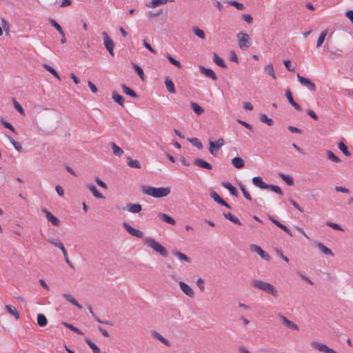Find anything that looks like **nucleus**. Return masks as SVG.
Listing matches in <instances>:
<instances>
[{
	"instance_id": "1",
	"label": "nucleus",
	"mask_w": 353,
	"mask_h": 353,
	"mask_svg": "<svg viewBox=\"0 0 353 353\" xmlns=\"http://www.w3.org/2000/svg\"><path fill=\"white\" fill-rule=\"evenodd\" d=\"M251 286L255 289L270 294L274 298H277L279 296L278 291L270 283L259 279H254L251 281Z\"/></svg>"
},
{
	"instance_id": "2",
	"label": "nucleus",
	"mask_w": 353,
	"mask_h": 353,
	"mask_svg": "<svg viewBox=\"0 0 353 353\" xmlns=\"http://www.w3.org/2000/svg\"><path fill=\"white\" fill-rule=\"evenodd\" d=\"M170 187L155 188L152 186H143L142 192L149 196L154 198H161L168 196L170 193Z\"/></svg>"
},
{
	"instance_id": "3",
	"label": "nucleus",
	"mask_w": 353,
	"mask_h": 353,
	"mask_svg": "<svg viewBox=\"0 0 353 353\" xmlns=\"http://www.w3.org/2000/svg\"><path fill=\"white\" fill-rule=\"evenodd\" d=\"M143 241L145 244L148 248L152 249L156 252L160 254L162 256L167 257L168 256V252L165 249V248L161 245L155 239L147 237L145 238Z\"/></svg>"
},
{
	"instance_id": "4",
	"label": "nucleus",
	"mask_w": 353,
	"mask_h": 353,
	"mask_svg": "<svg viewBox=\"0 0 353 353\" xmlns=\"http://www.w3.org/2000/svg\"><path fill=\"white\" fill-rule=\"evenodd\" d=\"M239 46L243 50H246L251 45L250 37L248 34L241 32L237 34Z\"/></svg>"
},
{
	"instance_id": "5",
	"label": "nucleus",
	"mask_w": 353,
	"mask_h": 353,
	"mask_svg": "<svg viewBox=\"0 0 353 353\" xmlns=\"http://www.w3.org/2000/svg\"><path fill=\"white\" fill-rule=\"evenodd\" d=\"M102 37L103 39V43L106 48V50L108 51L110 54L111 56H114V43L112 41V39L108 36V33L106 32H102Z\"/></svg>"
},
{
	"instance_id": "6",
	"label": "nucleus",
	"mask_w": 353,
	"mask_h": 353,
	"mask_svg": "<svg viewBox=\"0 0 353 353\" xmlns=\"http://www.w3.org/2000/svg\"><path fill=\"white\" fill-rule=\"evenodd\" d=\"M225 144V141L223 138H219L216 141H210L209 142V152L210 153L216 157L217 150Z\"/></svg>"
},
{
	"instance_id": "7",
	"label": "nucleus",
	"mask_w": 353,
	"mask_h": 353,
	"mask_svg": "<svg viewBox=\"0 0 353 353\" xmlns=\"http://www.w3.org/2000/svg\"><path fill=\"white\" fill-rule=\"evenodd\" d=\"M297 80L301 85L307 87L310 90L313 92L316 90V85L310 79L297 74Z\"/></svg>"
},
{
	"instance_id": "8",
	"label": "nucleus",
	"mask_w": 353,
	"mask_h": 353,
	"mask_svg": "<svg viewBox=\"0 0 353 353\" xmlns=\"http://www.w3.org/2000/svg\"><path fill=\"white\" fill-rule=\"evenodd\" d=\"M250 250L252 252H256L263 259L267 261H270L271 260L270 256L264 250H263L262 248L259 245L252 244L250 245Z\"/></svg>"
},
{
	"instance_id": "9",
	"label": "nucleus",
	"mask_w": 353,
	"mask_h": 353,
	"mask_svg": "<svg viewBox=\"0 0 353 353\" xmlns=\"http://www.w3.org/2000/svg\"><path fill=\"white\" fill-rule=\"evenodd\" d=\"M312 346L315 349L318 350L319 352H325V353H337L334 350L329 347L327 345L320 343L316 341L312 342Z\"/></svg>"
},
{
	"instance_id": "10",
	"label": "nucleus",
	"mask_w": 353,
	"mask_h": 353,
	"mask_svg": "<svg viewBox=\"0 0 353 353\" xmlns=\"http://www.w3.org/2000/svg\"><path fill=\"white\" fill-rule=\"evenodd\" d=\"M123 228L125 229V230L130 234L133 236H136L137 238H143V232L142 231H140L137 229L134 228L130 225H129L127 223H123Z\"/></svg>"
},
{
	"instance_id": "11",
	"label": "nucleus",
	"mask_w": 353,
	"mask_h": 353,
	"mask_svg": "<svg viewBox=\"0 0 353 353\" xmlns=\"http://www.w3.org/2000/svg\"><path fill=\"white\" fill-rule=\"evenodd\" d=\"M42 212L45 214L46 219L50 221L54 226H59L60 225V220L54 216L46 208H42Z\"/></svg>"
},
{
	"instance_id": "12",
	"label": "nucleus",
	"mask_w": 353,
	"mask_h": 353,
	"mask_svg": "<svg viewBox=\"0 0 353 353\" xmlns=\"http://www.w3.org/2000/svg\"><path fill=\"white\" fill-rule=\"evenodd\" d=\"M179 285L180 287V289L182 290V292L185 294H186L188 296L191 297V298L194 297V292L190 286H189L188 284H186L183 281H180L179 283Z\"/></svg>"
},
{
	"instance_id": "13",
	"label": "nucleus",
	"mask_w": 353,
	"mask_h": 353,
	"mask_svg": "<svg viewBox=\"0 0 353 353\" xmlns=\"http://www.w3.org/2000/svg\"><path fill=\"white\" fill-rule=\"evenodd\" d=\"M123 210L135 214L140 212L142 210V207L139 203H128L123 208Z\"/></svg>"
},
{
	"instance_id": "14",
	"label": "nucleus",
	"mask_w": 353,
	"mask_h": 353,
	"mask_svg": "<svg viewBox=\"0 0 353 353\" xmlns=\"http://www.w3.org/2000/svg\"><path fill=\"white\" fill-rule=\"evenodd\" d=\"M200 72L204 74L205 77H209L212 79L214 81L217 80V77L214 72L210 68H206L204 66H200L199 67Z\"/></svg>"
},
{
	"instance_id": "15",
	"label": "nucleus",
	"mask_w": 353,
	"mask_h": 353,
	"mask_svg": "<svg viewBox=\"0 0 353 353\" xmlns=\"http://www.w3.org/2000/svg\"><path fill=\"white\" fill-rule=\"evenodd\" d=\"M210 196L214 199V201H216L219 204L225 206L228 209H231L230 205L225 202L222 198H221L216 192H212L210 193Z\"/></svg>"
},
{
	"instance_id": "16",
	"label": "nucleus",
	"mask_w": 353,
	"mask_h": 353,
	"mask_svg": "<svg viewBox=\"0 0 353 353\" xmlns=\"http://www.w3.org/2000/svg\"><path fill=\"white\" fill-rule=\"evenodd\" d=\"M285 97L288 99L289 103L294 108L295 110L298 111H301L302 108L299 104L294 101L292 94L290 90H288L285 92Z\"/></svg>"
},
{
	"instance_id": "17",
	"label": "nucleus",
	"mask_w": 353,
	"mask_h": 353,
	"mask_svg": "<svg viewBox=\"0 0 353 353\" xmlns=\"http://www.w3.org/2000/svg\"><path fill=\"white\" fill-rule=\"evenodd\" d=\"M194 164L196 166L205 168L209 170L212 169V166L211 165V164L199 158H197L194 160Z\"/></svg>"
},
{
	"instance_id": "18",
	"label": "nucleus",
	"mask_w": 353,
	"mask_h": 353,
	"mask_svg": "<svg viewBox=\"0 0 353 353\" xmlns=\"http://www.w3.org/2000/svg\"><path fill=\"white\" fill-rule=\"evenodd\" d=\"M279 316H280L283 324L286 327H288L290 329L294 330H299L298 326L294 322L290 321L285 316H283L282 314H280Z\"/></svg>"
},
{
	"instance_id": "19",
	"label": "nucleus",
	"mask_w": 353,
	"mask_h": 353,
	"mask_svg": "<svg viewBox=\"0 0 353 353\" xmlns=\"http://www.w3.org/2000/svg\"><path fill=\"white\" fill-rule=\"evenodd\" d=\"M253 184L261 189H267L268 184L265 183L263 181L262 178L261 176H254L252 178Z\"/></svg>"
},
{
	"instance_id": "20",
	"label": "nucleus",
	"mask_w": 353,
	"mask_h": 353,
	"mask_svg": "<svg viewBox=\"0 0 353 353\" xmlns=\"http://www.w3.org/2000/svg\"><path fill=\"white\" fill-rule=\"evenodd\" d=\"M316 247L321 250V252H323L325 255H327V256H334V253L332 252V251L327 248L325 245H323L322 243L321 242H318L316 243Z\"/></svg>"
},
{
	"instance_id": "21",
	"label": "nucleus",
	"mask_w": 353,
	"mask_h": 353,
	"mask_svg": "<svg viewBox=\"0 0 353 353\" xmlns=\"http://www.w3.org/2000/svg\"><path fill=\"white\" fill-rule=\"evenodd\" d=\"M222 185L228 190L232 195L234 196H238L239 192L235 187H234L229 182H223L222 183Z\"/></svg>"
},
{
	"instance_id": "22",
	"label": "nucleus",
	"mask_w": 353,
	"mask_h": 353,
	"mask_svg": "<svg viewBox=\"0 0 353 353\" xmlns=\"http://www.w3.org/2000/svg\"><path fill=\"white\" fill-rule=\"evenodd\" d=\"M159 217L163 221H165L172 225H174L176 224L175 220L172 216L166 214L160 213L159 214Z\"/></svg>"
},
{
	"instance_id": "23",
	"label": "nucleus",
	"mask_w": 353,
	"mask_h": 353,
	"mask_svg": "<svg viewBox=\"0 0 353 353\" xmlns=\"http://www.w3.org/2000/svg\"><path fill=\"white\" fill-rule=\"evenodd\" d=\"M113 100L121 107L124 106V98L117 93V91H113L112 93Z\"/></svg>"
},
{
	"instance_id": "24",
	"label": "nucleus",
	"mask_w": 353,
	"mask_h": 353,
	"mask_svg": "<svg viewBox=\"0 0 353 353\" xmlns=\"http://www.w3.org/2000/svg\"><path fill=\"white\" fill-rule=\"evenodd\" d=\"M152 336L158 339L159 341H161L162 343H163L165 345H166L167 347H170L171 346V343L170 342L167 340L166 339H165L161 334H160L159 332H156V331H154L152 332Z\"/></svg>"
},
{
	"instance_id": "25",
	"label": "nucleus",
	"mask_w": 353,
	"mask_h": 353,
	"mask_svg": "<svg viewBox=\"0 0 353 353\" xmlns=\"http://www.w3.org/2000/svg\"><path fill=\"white\" fill-rule=\"evenodd\" d=\"M232 164L236 168L240 169L245 165V162L241 157H236L232 159Z\"/></svg>"
},
{
	"instance_id": "26",
	"label": "nucleus",
	"mask_w": 353,
	"mask_h": 353,
	"mask_svg": "<svg viewBox=\"0 0 353 353\" xmlns=\"http://www.w3.org/2000/svg\"><path fill=\"white\" fill-rule=\"evenodd\" d=\"M5 309L9 314L13 315L17 320L19 319L20 315L14 307L10 305H6Z\"/></svg>"
},
{
	"instance_id": "27",
	"label": "nucleus",
	"mask_w": 353,
	"mask_h": 353,
	"mask_svg": "<svg viewBox=\"0 0 353 353\" xmlns=\"http://www.w3.org/2000/svg\"><path fill=\"white\" fill-rule=\"evenodd\" d=\"M213 61L219 67H221L222 68H227V65L225 64L223 59L222 58L219 57V55L215 52L213 54Z\"/></svg>"
},
{
	"instance_id": "28",
	"label": "nucleus",
	"mask_w": 353,
	"mask_h": 353,
	"mask_svg": "<svg viewBox=\"0 0 353 353\" xmlns=\"http://www.w3.org/2000/svg\"><path fill=\"white\" fill-rule=\"evenodd\" d=\"M172 254L181 261H184L189 263H191L190 258H189L187 255H185V254H183L179 251L173 250Z\"/></svg>"
},
{
	"instance_id": "29",
	"label": "nucleus",
	"mask_w": 353,
	"mask_h": 353,
	"mask_svg": "<svg viewBox=\"0 0 353 353\" xmlns=\"http://www.w3.org/2000/svg\"><path fill=\"white\" fill-rule=\"evenodd\" d=\"M63 296L65 300L71 303L73 305L76 306L79 309L82 308V305H80L71 294H64Z\"/></svg>"
},
{
	"instance_id": "30",
	"label": "nucleus",
	"mask_w": 353,
	"mask_h": 353,
	"mask_svg": "<svg viewBox=\"0 0 353 353\" xmlns=\"http://www.w3.org/2000/svg\"><path fill=\"white\" fill-rule=\"evenodd\" d=\"M343 51L341 50H328V58L331 60L339 58L341 57Z\"/></svg>"
},
{
	"instance_id": "31",
	"label": "nucleus",
	"mask_w": 353,
	"mask_h": 353,
	"mask_svg": "<svg viewBox=\"0 0 353 353\" xmlns=\"http://www.w3.org/2000/svg\"><path fill=\"white\" fill-rule=\"evenodd\" d=\"M88 188L90 190V191L92 193L93 196L98 199H103L104 198L101 193H100L97 188L92 185H87Z\"/></svg>"
},
{
	"instance_id": "32",
	"label": "nucleus",
	"mask_w": 353,
	"mask_h": 353,
	"mask_svg": "<svg viewBox=\"0 0 353 353\" xmlns=\"http://www.w3.org/2000/svg\"><path fill=\"white\" fill-rule=\"evenodd\" d=\"M165 85L168 92H170L172 94H174L176 92L174 84L173 83L172 80H170L168 77L165 79Z\"/></svg>"
},
{
	"instance_id": "33",
	"label": "nucleus",
	"mask_w": 353,
	"mask_h": 353,
	"mask_svg": "<svg viewBox=\"0 0 353 353\" xmlns=\"http://www.w3.org/2000/svg\"><path fill=\"white\" fill-rule=\"evenodd\" d=\"M169 0H152L150 3L147 6L149 8H157L161 4L166 3ZM173 2L174 0H170Z\"/></svg>"
},
{
	"instance_id": "34",
	"label": "nucleus",
	"mask_w": 353,
	"mask_h": 353,
	"mask_svg": "<svg viewBox=\"0 0 353 353\" xmlns=\"http://www.w3.org/2000/svg\"><path fill=\"white\" fill-rule=\"evenodd\" d=\"M190 107L192 110L197 114L201 115L203 113L204 110L199 104L195 102L190 103Z\"/></svg>"
},
{
	"instance_id": "35",
	"label": "nucleus",
	"mask_w": 353,
	"mask_h": 353,
	"mask_svg": "<svg viewBox=\"0 0 353 353\" xmlns=\"http://www.w3.org/2000/svg\"><path fill=\"white\" fill-rule=\"evenodd\" d=\"M121 88H122L123 91L126 94L130 96L131 97H133V98H137L138 97L137 94L134 90H132V89L128 88L126 85L122 84L121 85Z\"/></svg>"
},
{
	"instance_id": "36",
	"label": "nucleus",
	"mask_w": 353,
	"mask_h": 353,
	"mask_svg": "<svg viewBox=\"0 0 353 353\" xmlns=\"http://www.w3.org/2000/svg\"><path fill=\"white\" fill-rule=\"evenodd\" d=\"M110 145L112 146V152L114 155L121 157L123 154V150L117 145H116V143L112 142Z\"/></svg>"
},
{
	"instance_id": "37",
	"label": "nucleus",
	"mask_w": 353,
	"mask_h": 353,
	"mask_svg": "<svg viewBox=\"0 0 353 353\" xmlns=\"http://www.w3.org/2000/svg\"><path fill=\"white\" fill-rule=\"evenodd\" d=\"M37 324L41 327H44L48 323V320L44 314H39L37 315Z\"/></svg>"
},
{
	"instance_id": "38",
	"label": "nucleus",
	"mask_w": 353,
	"mask_h": 353,
	"mask_svg": "<svg viewBox=\"0 0 353 353\" xmlns=\"http://www.w3.org/2000/svg\"><path fill=\"white\" fill-rule=\"evenodd\" d=\"M265 72L271 76L274 79H276V75L274 74V68L272 63H270L265 66L264 68Z\"/></svg>"
},
{
	"instance_id": "39",
	"label": "nucleus",
	"mask_w": 353,
	"mask_h": 353,
	"mask_svg": "<svg viewBox=\"0 0 353 353\" xmlns=\"http://www.w3.org/2000/svg\"><path fill=\"white\" fill-rule=\"evenodd\" d=\"M85 341L89 347L92 349L93 353H101L99 347L97 346L90 339L86 338Z\"/></svg>"
},
{
	"instance_id": "40",
	"label": "nucleus",
	"mask_w": 353,
	"mask_h": 353,
	"mask_svg": "<svg viewBox=\"0 0 353 353\" xmlns=\"http://www.w3.org/2000/svg\"><path fill=\"white\" fill-rule=\"evenodd\" d=\"M48 241L51 243L52 245H54V246H56L57 248H59L60 250L61 248H63L64 245L63 244V243L59 240L58 239H54V238H49L48 239Z\"/></svg>"
},
{
	"instance_id": "41",
	"label": "nucleus",
	"mask_w": 353,
	"mask_h": 353,
	"mask_svg": "<svg viewBox=\"0 0 353 353\" xmlns=\"http://www.w3.org/2000/svg\"><path fill=\"white\" fill-rule=\"evenodd\" d=\"M327 32H328L327 30H324L321 32V34L318 38L317 43H316L317 48H319L322 45V43H323V41L325 40L326 35L327 34Z\"/></svg>"
},
{
	"instance_id": "42",
	"label": "nucleus",
	"mask_w": 353,
	"mask_h": 353,
	"mask_svg": "<svg viewBox=\"0 0 353 353\" xmlns=\"http://www.w3.org/2000/svg\"><path fill=\"white\" fill-rule=\"evenodd\" d=\"M43 66L47 71H48L50 73H51L55 78H57L59 81L61 80V77H60L59 74L57 72V71L53 68H52L51 66H50L48 64H43Z\"/></svg>"
},
{
	"instance_id": "43",
	"label": "nucleus",
	"mask_w": 353,
	"mask_h": 353,
	"mask_svg": "<svg viewBox=\"0 0 353 353\" xmlns=\"http://www.w3.org/2000/svg\"><path fill=\"white\" fill-rule=\"evenodd\" d=\"M259 119L262 123H266L269 126H272L274 124L273 120L268 118L265 114H261Z\"/></svg>"
},
{
	"instance_id": "44",
	"label": "nucleus",
	"mask_w": 353,
	"mask_h": 353,
	"mask_svg": "<svg viewBox=\"0 0 353 353\" xmlns=\"http://www.w3.org/2000/svg\"><path fill=\"white\" fill-rule=\"evenodd\" d=\"M279 176L288 185H294L293 179L288 175H285L283 173H279Z\"/></svg>"
},
{
	"instance_id": "45",
	"label": "nucleus",
	"mask_w": 353,
	"mask_h": 353,
	"mask_svg": "<svg viewBox=\"0 0 353 353\" xmlns=\"http://www.w3.org/2000/svg\"><path fill=\"white\" fill-rule=\"evenodd\" d=\"M128 165L130 168H141V164L137 160L132 159L130 157L128 158Z\"/></svg>"
},
{
	"instance_id": "46",
	"label": "nucleus",
	"mask_w": 353,
	"mask_h": 353,
	"mask_svg": "<svg viewBox=\"0 0 353 353\" xmlns=\"http://www.w3.org/2000/svg\"><path fill=\"white\" fill-rule=\"evenodd\" d=\"M192 31L195 35L200 39H204L205 38V32L196 26L193 27Z\"/></svg>"
},
{
	"instance_id": "47",
	"label": "nucleus",
	"mask_w": 353,
	"mask_h": 353,
	"mask_svg": "<svg viewBox=\"0 0 353 353\" xmlns=\"http://www.w3.org/2000/svg\"><path fill=\"white\" fill-rule=\"evenodd\" d=\"M10 142L12 143V145L14 147V148L19 151L21 152L22 150V146L20 143L16 141L12 137L10 136L7 137Z\"/></svg>"
},
{
	"instance_id": "48",
	"label": "nucleus",
	"mask_w": 353,
	"mask_h": 353,
	"mask_svg": "<svg viewBox=\"0 0 353 353\" xmlns=\"http://www.w3.org/2000/svg\"><path fill=\"white\" fill-rule=\"evenodd\" d=\"M188 141L199 149H201L203 148L202 143L197 138H190L188 139Z\"/></svg>"
},
{
	"instance_id": "49",
	"label": "nucleus",
	"mask_w": 353,
	"mask_h": 353,
	"mask_svg": "<svg viewBox=\"0 0 353 353\" xmlns=\"http://www.w3.org/2000/svg\"><path fill=\"white\" fill-rule=\"evenodd\" d=\"M132 65H133L134 70L136 71V72L137 73L139 77H140V79L142 81H143L144 80V72H143L142 68L135 63H132Z\"/></svg>"
},
{
	"instance_id": "50",
	"label": "nucleus",
	"mask_w": 353,
	"mask_h": 353,
	"mask_svg": "<svg viewBox=\"0 0 353 353\" xmlns=\"http://www.w3.org/2000/svg\"><path fill=\"white\" fill-rule=\"evenodd\" d=\"M338 145L339 148L346 157H350L351 155V153L348 151L347 146L342 141L339 142Z\"/></svg>"
},
{
	"instance_id": "51",
	"label": "nucleus",
	"mask_w": 353,
	"mask_h": 353,
	"mask_svg": "<svg viewBox=\"0 0 353 353\" xmlns=\"http://www.w3.org/2000/svg\"><path fill=\"white\" fill-rule=\"evenodd\" d=\"M166 57L169 60L170 63L175 65L178 68H181L182 67L181 63L178 60L173 58L170 54H167Z\"/></svg>"
},
{
	"instance_id": "52",
	"label": "nucleus",
	"mask_w": 353,
	"mask_h": 353,
	"mask_svg": "<svg viewBox=\"0 0 353 353\" xmlns=\"http://www.w3.org/2000/svg\"><path fill=\"white\" fill-rule=\"evenodd\" d=\"M327 158L333 162L339 163L341 161V159L330 150L327 151Z\"/></svg>"
},
{
	"instance_id": "53",
	"label": "nucleus",
	"mask_w": 353,
	"mask_h": 353,
	"mask_svg": "<svg viewBox=\"0 0 353 353\" xmlns=\"http://www.w3.org/2000/svg\"><path fill=\"white\" fill-rule=\"evenodd\" d=\"M50 24L55 28V29L59 32V33L60 34H63V29L61 27V26L57 22L55 21L54 19H50L49 20Z\"/></svg>"
},
{
	"instance_id": "54",
	"label": "nucleus",
	"mask_w": 353,
	"mask_h": 353,
	"mask_svg": "<svg viewBox=\"0 0 353 353\" xmlns=\"http://www.w3.org/2000/svg\"><path fill=\"white\" fill-rule=\"evenodd\" d=\"M267 189L270 190L271 191L274 192L275 193H277L280 195H283V194L281 188L275 185H268Z\"/></svg>"
},
{
	"instance_id": "55",
	"label": "nucleus",
	"mask_w": 353,
	"mask_h": 353,
	"mask_svg": "<svg viewBox=\"0 0 353 353\" xmlns=\"http://www.w3.org/2000/svg\"><path fill=\"white\" fill-rule=\"evenodd\" d=\"M239 188H240L241 190L242 191V193H243V196H245V198L246 199H248V201H252V196L250 194V193L247 191L244 185H243L241 183L239 184Z\"/></svg>"
},
{
	"instance_id": "56",
	"label": "nucleus",
	"mask_w": 353,
	"mask_h": 353,
	"mask_svg": "<svg viewBox=\"0 0 353 353\" xmlns=\"http://www.w3.org/2000/svg\"><path fill=\"white\" fill-rule=\"evenodd\" d=\"M228 3L235 7L237 10H243L245 9V6L243 3L237 2L236 1H231Z\"/></svg>"
},
{
	"instance_id": "57",
	"label": "nucleus",
	"mask_w": 353,
	"mask_h": 353,
	"mask_svg": "<svg viewBox=\"0 0 353 353\" xmlns=\"http://www.w3.org/2000/svg\"><path fill=\"white\" fill-rule=\"evenodd\" d=\"M1 123L5 128L9 129L12 132L16 133L14 128L12 125L10 123L3 119H1Z\"/></svg>"
},
{
	"instance_id": "58",
	"label": "nucleus",
	"mask_w": 353,
	"mask_h": 353,
	"mask_svg": "<svg viewBox=\"0 0 353 353\" xmlns=\"http://www.w3.org/2000/svg\"><path fill=\"white\" fill-rule=\"evenodd\" d=\"M283 63L288 71L294 72L295 70V67L292 65L290 60H285Z\"/></svg>"
},
{
	"instance_id": "59",
	"label": "nucleus",
	"mask_w": 353,
	"mask_h": 353,
	"mask_svg": "<svg viewBox=\"0 0 353 353\" xmlns=\"http://www.w3.org/2000/svg\"><path fill=\"white\" fill-rule=\"evenodd\" d=\"M14 106L21 115H25V110L15 99H14Z\"/></svg>"
},
{
	"instance_id": "60",
	"label": "nucleus",
	"mask_w": 353,
	"mask_h": 353,
	"mask_svg": "<svg viewBox=\"0 0 353 353\" xmlns=\"http://www.w3.org/2000/svg\"><path fill=\"white\" fill-rule=\"evenodd\" d=\"M1 25H2L3 29L6 32V34H8V33H9V26H9V23L6 20L2 19Z\"/></svg>"
},
{
	"instance_id": "61",
	"label": "nucleus",
	"mask_w": 353,
	"mask_h": 353,
	"mask_svg": "<svg viewBox=\"0 0 353 353\" xmlns=\"http://www.w3.org/2000/svg\"><path fill=\"white\" fill-rule=\"evenodd\" d=\"M327 225H328L329 227L336 230H343L342 228L341 227V225H339V224L337 223H332V222H327Z\"/></svg>"
},
{
	"instance_id": "62",
	"label": "nucleus",
	"mask_w": 353,
	"mask_h": 353,
	"mask_svg": "<svg viewBox=\"0 0 353 353\" xmlns=\"http://www.w3.org/2000/svg\"><path fill=\"white\" fill-rule=\"evenodd\" d=\"M237 121H238L239 123L241 124L242 125L245 127L249 130L253 132L252 126L250 124H249L248 123H247V122H245L244 121L240 120V119H238Z\"/></svg>"
},
{
	"instance_id": "63",
	"label": "nucleus",
	"mask_w": 353,
	"mask_h": 353,
	"mask_svg": "<svg viewBox=\"0 0 353 353\" xmlns=\"http://www.w3.org/2000/svg\"><path fill=\"white\" fill-rule=\"evenodd\" d=\"M196 284L201 290V292H203L204 290V280L201 278H199L196 281Z\"/></svg>"
},
{
	"instance_id": "64",
	"label": "nucleus",
	"mask_w": 353,
	"mask_h": 353,
	"mask_svg": "<svg viewBox=\"0 0 353 353\" xmlns=\"http://www.w3.org/2000/svg\"><path fill=\"white\" fill-rule=\"evenodd\" d=\"M345 17L353 23V10H347L345 12Z\"/></svg>"
}]
</instances>
